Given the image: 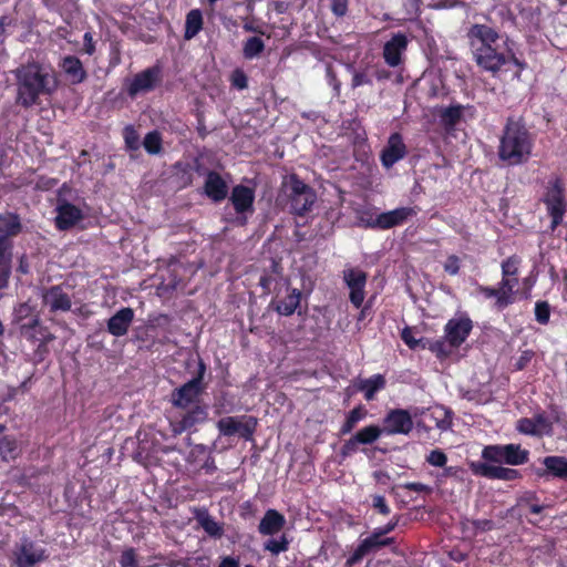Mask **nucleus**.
<instances>
[{
	"mask_svg": "<svg viewBox=\"0 0 567 567\" xmlns=\"http://www.w3.org/2000/svg\"><path fill=\"white\" fill-rule=\"evenodd\" d=\"M16 78V103L29 109L39 103L41 95H51L58 87L55 75L37 62L22 64L12 71Z\"/></svg>",
	"mask_w": 567,
	"mask_h": 567,
	"instance_id": "obj_1",
	"label": "nucleus"
},
{
	"mask_svg": "<svg viewBox=\"0 0 567 567\" xmlns=\"http://www.w3.org/2000/svg\"><path fill=\"white\" fill-rule=\"evenodd\" d=\"M532 138L520 120L508 117L499 141L498 157L508 165L525 163L532 152Z\"/></svg>",
	"mask_w": 567,
	"mask_h": 567,
	"instance_id": "obj_2",
	"label": "nucleus"
},
{
	"mask_svg": "<svg viewBox=\"0 0 567 567\" xmlns=\"http://www.w3.org/2000/svg\"><path fill=\"white\" fill-rule=\"evenodd\" d=\"M21 231L19 217L0 215V290L8 287L12 268V237Z\"/></svg>",
	"mask_w": 567,
	"mask_h": 567,
	"instance_id": "obj_3",
	"label": "nucleus"
},
{
	"mask_svg": "<svg viewBox=\"0 0 567 567\" xmlns=\"http://www.w3.org/2000/svg\"><path fill=\"white\" fill-rule=\"evenodd\" d=\"M281 189L289 199L291 213L299 216L309 212L317 198L315 190L296 174L284 178Z\"/></svg>",
	"mask_w": 567,
	"mask_h": 567,
	"instance_id": "obj_4",
	"label": "nucleus"
},
{
	"mask_svg": "<svg viewBox=\"0 0 567 567\" xmlns=\"http://www.w3.org/2000/svg\"><path fill=\"white\" fill-rule=\"evenodd\" d=\"M205 371L206 367L204 362L199 361L197 375L183 384L181 388L173 391L172 403L174 406L185 409L197 399L204 389L203 378Z\"/></svg>",
	"mask_w": 567,
	"mask_h": 567,
	"instance_id": "obj_5",
	"label": "nucleus"
},
{
	"mask_svg": "<svg viewBox=\"0 0 567 567\" xmlns=\"http://www.w3.org/2000/svg\"><path fill=\"white\" fill-rule=\"evenodd\" d=\"M257 424V419L251 415H241L240 417L226 416L217 422V429L225 436L239 434L245 440L250 441Z\"/></svg>",
	"mask_w": 567,
	"mask_h": 567,
	"instance_id": "obj_6",
	"label": "nucleus"
},
{
	"mask_svg": "<svg viewBox=\"0 0 567 567\" xmlns=\"http://www.w3.org/2000/svg\"><path fill=\"white\" fill-rule=\"evenodd\" d=\"M413 429V420L408 410H391L383 419V432L389 435H408Z\"/></svg>",
	"mask_w": 567,
	"mask_h": 567,
	"instance_id": "obj_7",
	"label": "nucleus"
},
{
	"mask_svg": "<svg viewBox=\"0 0 567 567\" xmlns=\"http://www.w3.org/2000/svg\"><path fill=\"white\" fill-rule=\"evenodd\" d=\"M544 202L551 216V229H555L561 223L565 213L563 186L559 179H555L548 188Z\"/></svg>",
	"mask_w": 567,
	"mask_h": 567,
	"instance_id": "obj_8",
	"label": "nucleus"
},
{
	"mask_svg": "<svg viewBox=\"0 0 567 567\" xmlns=\"http://www.w3.org/2000/svg\"><path fill=\"white\" fill-rule=\"evenodd\" d=\"M161 81V70L157 66L148 68L133 78L127 93L130 96H135L140 92H147L153 90Z\"/></svg>",
	"mask_w": 567,
	"mask_h": 567,
	"instance_id": "obj_9",
	"label": "nucleus"
},
{
	"mask_svg": "<svg viewBox=\"0 0 567 567\" xmlns=\"http://www.w3.org/2000/svg\"><path fill=\"white\" fill-rule=\"evenodd\" d=\"M393 543V538H382L375 530L373 534L363 539L359 546L354 549L351 556L347 559V565L352 566L359 563L368 554L380 549L381 547L388 546Z\"/></svg>",
	"mask_w": 567,
	"mask_h": 567,
	"instance_id": "obj_10",
	"label": "nucleus"
},
{
	"mask_svg": "<svg viewBox=\"0 0 567 567\" xmlns=\"http://www.w3.org/2000/svg\"><path fill=\"white\" fill-rule=\"evenodd\" d=\"M476 63L486 71L496 72L505 63V56L492 45L480 44L473 49Z\"/></svg>",
	"mask_w": 567,
	"mask_h": 567,
	"instance_id": "obj_11",
	"label": "nucleus"
},
{
	"mask_svg": "<svg viewBox=\"0 0 567 567\" xmlns=\"http://www.w3.org/2000/svg\"><path fill=\"white\" fill-rule=\"evenodd\" d=\"M82 218L81 209L73 204L63 200L56 207L54 220L56 228L60 230H68L74 227Z\"/></svg>",
	"mask_w": 567,
	"mask_h": 567,
	"instance_id": "obj_12",
	"label": "nucleus"
},
{
	"mask_svg": "<svg viewBox=\"0 0 567 567\" xmlns=\"http://www.w3.org/2000/svg\"><path fill=\"white\" fill-rule=\"evenodd\" d=\"M472 471L481 476L494 480L513 481L518 477V471L503 467L499 465H489L486 463H472Z\"/></svg>",
	"mask_w": 567,
	"mask_h": 567,
	"instance_id": "obj_13",
	"label": "nucleus"
},
{
	"mask_svg": "<svg viewBox=\"0 0 567 567\" xmlns=\"http://www.w3.org/2000/svg\"><path fill=\"white\" fill-rule=\"evenodd\" d=\"M472 330V321L468 318L451 319L446 327V339L451 347H458L465 341Z\"/></svg>",
	"mask_w": 567,
	"mask_h": 567,
	"instance_id": "obj_14",
	"label": "nucleus"
},
{
	"mask_svg": "<svg viewBox=\"0 0 567 567\" xmlns=\"http://www.w3.org/2000/svg\"><path fill=\"white\" fill-rule=\"evenodd\" d=\"M405 154L406 147L402 136L399 133H394L389 137L388 144L381 153V162L383 166L389 168L399 159L403 158Z\"/></svg>",
	"mask_w": 567,
	"mask_h": 567,
	"instance_id": "obj_15",
	"label": "nucleus"
},
{
	"mask_svg": "<svg viewBox=\"0 0 567 567\" xmlns=\"http://www.w3.org/2000/svg\"><path fill=\"white\" fill-rule=\"evenodd\" d=\"M45 559V550L37 547L32 542L24 540L17 553V567H33Z\"/></svg>",
	"mask_w": 567,
	"mask_h": 567,
	"instance_id": "obj_16",
	"label": "nucleus"
},
{
	"mask_svg": "<svg viewBox=\"0 0 567 567\" xmlns=\"http://www.w3.org/2000/svg\"><path fill=\"white\" fill-rule=\"evenodd\" d=\"M134 319V310L125 307L116 311L107 320V331L114 337H122L127 333Z\"/></svg>",
	"mask_w": 567,
	"mask_h": 567,
	"instance_id": "obj_17",
	"label": "nucleus"
},
{
	"mask_svg": "<svg viewBox=\"0 0 567 567\" xmlns=\"http://www.w3.org/2000/svg\"><path fill=\"white\" fill-rule=\"evenodd\" d=\"M42 300L45 306L50 308V311H68L71 308V299L63 291L60 286H53L50 289L43 291Z\"/></svg>",
	"mask_w": 567,
	"mask_h": 567,
	"instance_id": "obj_18",
	"label": "nucleus"
},
{
	"mask_svg": "<svg viewBox=\"0 0 567 567\" xmlns=\"http://www.w3.org/2000/svg\"><path fill=\"white\" fill-rule=\"evenodd\" d=\"M204 189L207 197L216 203L224 200L228 194L226 182L214 171L207 173Z\"/></svg>",
	"mask_w": 567,
	"mask_h": 567,
	"instance_id": "obj_19",
	"label": "nucleus"
},
{
	"mask_svg": "<svg viewBox=\"0 0 567 567\" xmlns=\"http://www.w3.org/2000/svg\"><path fill=\"white\" fill-rule=\"evenodd\" d=\"M467 38L472 49L480 47V44L492 45L498 39L497 32L485 24H474L467 32Z\"/></svg>",
	"mask_w": 567,
	"mask_h": 567,
	"instance_id": "obj_20",
	"label": "nucleus"
},
{
	"mask_svg": "<svg viewBox=\"0 0 567 567\" xmlns=\"http://www.w3.org/2000/svg\"><path fill=\"white\" fill-rule=\"evenodd\" d=\"M408 39L404 34H395L384 45L383 56L391 66H396L401 62V53L406 49Z\"/></svg>",
	"mask_w": 567,
	"mask_h": 567,
	"instance_id": "obj_21",
	"label": "nucleus"
},
{
	"mask_svg": "<svg viewBox=\"0 0 567 567\" xmlns=\"http://www.w3.org/2000/svg\"><path fill=\"white\" fill-rule=\"evenodd\" d=\"M414 214V210L410 207H400L390 212L379 214L377 216V224L380 229H389L401 225L410 216Z\"/></svg>",
	"mask_w": 567,
	"mask_h": 567,
	"instance_id": "obj_22",
	"label": "nucleus"
},
{
	"mask_svg": "<svg viewBox=\"0 0 567 567\" xmlns=\"http://www.w3.org/2000/svg\"><path fill=\"white\" fill-rule=\"evenodd\" d=\"M255 199L254 190L244 185H237L233 188L230 202L238 214L252 209Z\"/></svg>",
	"mask_w": 567,
	"mask_h": 567,
	"instance_id": "obj_23",
	"label": "nucleus"
},
{
	"mask_svg": "<svg viewBox=\"0 0 567 567\" xmlns=\"http://www.w3.org/2000/svg\"><path fill=\"white\" fill-rule=\"evenodd\" d=\"M285 524L284 515L276 509H268L259 523L258 530L262 535H274L280 532Z\"/></svg>",
	"mask_w": 567,
	"mask_h": 567,
	"instance_id": "obj_24",
	"label": "nucleus"
},
{
	"mask_svg": "<svg viewBox=\"0 0 567 567\" xmlns=\"http://www.w3.org/2000/svg\"><path fill=\"white\" fill-rule=\"evenodd\" d=\"M195 519L209 536L216 538H220L223 536V526L209 515L206 508L195 509Z\"/></svg>",
	"mask_w": 567,
	"mask_h": 567,
	"instance_id": "obj_25",
	"label": "nucleus"
},
{
	"mask_svg": "<svg viewBox=\"0 0 567 567\" xmlns=\"http://www.w3.org/2000/svg\"><path fill=\"white\" fill-rule=\"evenodd\" d=\"M61 66L73 84H79L86 79V72L82 62L74 55L65 56Z\"/></svg>",
	"mask_w": 567,
	"mask_h": 567,
	"instance_id": "obj_26",
	"label": "nucleus"
},
{
	"mask_svg": "<svg viewBox=\"0 0 567 567\" xmlns=\"http://www.w3.org/2000/svg\"><path fill=\"white\" fill-rule=\"evenodd\" d=\"M385 378L382 374H375L370 379H359L354 386L358 391L364 392V398L367 401H371L374 399L375 393L385 386Z\"/></svg>",
	"mask_w": 567,
	"mask_h": 567,
	"instance_id": "obj_27",
	"label": "nucleus"
},
{
	"mask_svg": "<svg viewBox=\"0 0 567 567\" xmlns=\"http://www.w3.org/2000/svg\"><path fill=\"white\" fill-rule=\"evenodd\" d=\"M301 291L297 288H288V295L276 305V311L281 316H291L299 307Z\"/></svg>",
	"mask_w": 567,
	"mask_h": 567,
	"instance_id": "obj_28",
	"label": "nucleus"
},
{
	"mask_svg": "<svg viewBox=\"0 0 567 567\" xmlns=\"http://www.w3.org/2000/svg\"><path fill=\"white\" fill-rule=\"evenodd\" d=\"M207 406L196 404L192 409L186 411L181 420L183 421L184 425H186V427L189 430L197 424L204 423L207 420Z\"/></svg>",
	"mask_w": 567,
	"mask_h": 567,
	"instance_id": "obj_29",
	"label": "nucleus"
},
{
	"mask_svg": "<svg viewBox=\"0 0 567 567\" xmlns=\"http://www.w3.org/2000/svg\"><path fill=\"white\" fill-rule=\"evenodd\" d=\"M546 470L554 476L567 480V458L563 456H547L543 461Z\"/></svg>",
	"mask_w": 567,
	"mask_h": 567,
	"instance_id": "obj_30",
	"label": "nucleus"
},
{
	"mask_svg": "<svg viewBox=\"0 0 567 567\" xmlns=\"http://www.w3.org/2000/svg\"><path fill=\"white\" fill-rule=\"evenodd\" d=\"M504 450V462L511 465H520L527 462L528 452L522 450L519 445L507 444L503 445Z\"/></svg>",
	"mask_w": 567,
	"mask_h": 567,
	"instance_id": "obj_31",
	"label": "nucleus"
},
{
	"mask_svg": "<svg viewBox=\"0 0 567 567\" xmlns=\"http://www.w3.org/2000/svg\"><path fill=\"white\" fill-rule=\"evenodd\" d=\"M203 27V17L199 10H190L186 16L185 34L186 40L193 39Z\"/></svg>",
	"mask_w": 567,
	"mask_h": 567,
	"instance_id": "obj_32",
	"label": "nucleus"
},
{
	"mask_svg": "<svg viewBox=\"0 0 567 567\" xmlns=\"http://www.w3.org/2000/svg\"><path fill=\"white\" fill-rule=\"evenodd\" d=\"M20 453L16 440L4 436L0 439V461L10 462L16 460Z\"/></svg>",
	"mask_w": 567,
	"mask_h": 567,
	"instance_id": "obj_33",
	"label": "nucleus"
},
{
	"mask_svg": "<svg viewBox=\"0 0 567 567\" xmlns=\"http://www.w3.org/2000/svg\"><path fill=\"white\" fill-rule=\"evenodd\" d=\"M382 433L383 430L378 425H369L358 431L354 436L359 444H371L375 442Z\"/></svg>",
	"mask_w": 567,
	"mask_h": 567,
	"instance_id": "obj_34",
	"label": "nucleus"
},
{
	"mask_svg": "<svg viewBox=\"0 0 567 567\" xmlns=\"http://www.w3.org/2000/svg\"><path fill=\"white\" fill-rule=\"evenodd\" d=\"M265 49V43L259 37H251L247 39L244 44V55L247 59H252L259 55Z\"/></svg>",
	"mask_w": 567,
	"mask_h": 567,
	"instance_id": "obj_35",
	"label": "nucleus"
},
{
	"mask_svg": "<svg viewBox=\"0 0 567 567\" xmlns=\"http://www.w3.org/2000/svg\"><path fill=\"white\" fill-rule=\"evenodd\" d=\"M143 146L148 154H158L162 151L161 134L157 131L148 132L144 137Z\"/></svg>",
	"mask_w": 567,
	"mask_h": 567,
	"instance_id": "obj_36",
	"label": "nucleus"
},
{
	"mask_svg": "<svg viewBox=\"0 0 567 567\" xmlns=\"http://www.w3.org/2000/svg\"><path fill=\"white\" fill-rule=\"evenodd\" d=\"M462 116V106H450L444 109L441 112L440 118L444 126L452 127L454 126Z\"/></svg>",
	"mask_w": 567,
	"mask_h": 567,
	"instance_id": "obj_37",
	"label": "nucleus"
},
{
	"mask_svg": "<svg viewBox=\"0 0 567 567\" xmlns=\"http://www.w3.org/2000/svg\"><path fill=\"white\" fill-rule=\"evenodd\" d=\"M344 280L349 288H364L367 275L361 270L350 269L344 271Z\"/></svg>",
	"mask_w": 567,
	"mask_h": 567,
	"instance_id": "obj_38",
	"label": "nucleus"
},
{
	"mask_svg": "<svg viewBox=\"0 0 567 567\" xmlns=\"http://www.w3.org/2000/svg\"><path fill=\"white\" fill-rule=\"evenodd\" d=\"M364 414L365 412L361 406L354 408L352 411H350L344 424L341 427V433H350L355 424L364 416Z\"/></svg>",
	"mask_w": 567,
	"mask_h": 567,
	"instance_id": "obj_39",
	"label": "nucleus"
},
{
	"mask_svg": "<svg viewBox=\"0 0 567 567\" xmlns=\"http://www.w3.org/2000/svg\"><path fill=\"white\" fill-rule=\"evenodd\" d=\"M482 456H483V458L491 461V462H496V463L504 462L503 446L502 445L486 446L483 450Z\"/></svg>",
	"mask_w": 567,
	"mask_h": 567,
	"instance_id": "obj_40",
	"label": "nucleus"
},
{
	"mask_svg": "<svg viewBox=\"0 0 567 567\" xmlns=\"http://www.w3.org/2000/svg\"><path fill=\"white\" fill-rule=\"evenodd\" d=\"M264 547L272 555H278L288 549V539L285 535H282L280 539H268Z\"/></svg>",
	"mask_w": 567,
	"mask_h": 567,
	"instance_id": "obj_41",
	"label": "nucleus"
},
{
	"mask_svg": "<svg viewBox=\"0 0 567 567\" xmlns=\"http://www.w3.org/2000/svg\"><path fill=\"white\" fill-rule=\"evenodd\" d=\"M480 291L484 293L487 298L496 297V305L499 308L506 307L512 303V300H507L504 297V292L499 290V288H488V287H480Z\"/></svg>",
	"mask_w": 567,
	"mask_h": 567,
	"instance_id": "obj_42",
	"label": "nucleus"
},
{
	"mask_svg": "<svg viewBox=\"0 0 567 567\" xmlns=\"http://www.w3.org/2000/svg\"><path fill=\"white\" fill-rule=\"evenodd\" d=\"M433 416L436 421V426L442 430L446 431L452 425V415L451 412L444 409H439L433 413Z\"/></svg>",
	"mask_w": 567,
	"mask_h": 567,
	"instance_id": "obj_43",
	"label": "nucleus"
},
{
	"mask_svg": "<svg viewBox=\"0 0 567 567\" xmlns=\"http://www.w3.org/2000/svg\"><path fill=\"white\" fill-rule=\"evenodd\" d=\"M550 316V307L547 301H538L535 306V317L536 320L542 323L546 324L549 321Z\"/></svg>",
	"mask_w": 567,
	"mask_h": 567,
	"instance_id": "obj_44",
	"label": "nucleus"
},
{
	"mask_svg": "<svg viewBox=\"0 0 567 567\" xmlns=\"http://www.w3.org/2000/svg\"><path fill=\"white\" fill-rule=\"evenodd\" d=\"M533 423L535 424V430H536L537 436L548 434L551 431L550 422L543 415H537L536 417H534Z\"/></svg>",
	"mask_w": 567,
	"mask_h": 567,
	"instance_id": "obj_45",
	"label": "nucleus"
},
{
	"mask_svg": "<svg viewBox=\"0 0 567 567\" xmlns=\"http://www.w3.org/2000/svg\"><path fill=\"white\" fill-rule=\"evenodd\" d=\"M518 285V279L516 277H503V280L499 286V290L504 292V297L507 300H512L511 296L514 292V288Z\"/></svg>",
	"mask_w": 567,
	"mask_h": 567,
	"instance_id": "obj_46",
	"label": "nucleus"
},
{
	"mask_svg": "<svg viewBox=\"0 0 567 567\" xmlns=\"http://www.w3.org/2000/svg\"><path fill=\"white\" fill-rule=\"evenodd\" d=\"M121 567H138L136 553L133 548L125 549L120 558Z\"/></svg>",
	"mask_w": 567,
	"mask_h": 567,
	"instance_id": "obj_47",
	"label": "nucleus"
},
{
	"mask_svg": "<svg viewBox=\"0 0 567 567\" xmlns=\"http://www.w3.org/2000/svg\"><path fill=\"white\" fill-rule=\"evenodd\" d=\"M426 461L432 466L443 467L447 462V456L443 451L434 450L429 454V456L426 457Z\"/></svg>",
	"mask_w": 567,
	"mask_h": 567,
	"instance_id": "obj_48",
	"label": "nucleus"
},
{
	"mask_svg": "<svg viewBox=\"0 0 567 567\" xmlns=\"http://www.w3.org/2000/svg\"><path fill=\"white\" fill-rule=\"evenodd\" d=\"M517 259L515 257H509L502 264V272L503 277H515L517 274Z\"/></svg>",
	"mask_w": 567,
	"mask_h": 567,
	"instance_id": "obj_49",
	"label": "nucleus"
},
{
	"mask_svg": "<svg viewBox=\"0 0 567 567\" xmlns=\"http://www.w3.org/2000/svg\"><path fill=\"white\" fill-rule=\"evenodd\" d=\"M125 143L130 150H137L140 147L138 135L131 127L125 128Z\"/></svg>",
	"mask_w": 567,
	"mask_h": 567,
	"instance_id": "obj_50",
	"label": "nucleus"
},
{
	"mask_svg": "<svg viewBox=\"0 0 567 567\" xmlns=\"http://www.w3.org/2000/svg\"><path fill=\"white\" fill-rule=\"evenodd\" d=\"M401 337L411 349H415L422 342L421 339H416L413 336V331L411 328H404L402 330Z\"/></svg>",
	"mask_w": 567,
	"mask_h": 567,
	"instance_id": "obj_51",
	"label": "nucleus"
},
{
	"mask_svg": "<svg viewBox=\"0 0 567 567\" xmlns=\"http://www.w3.org/2000/svg\"><path fill=\"white\" fill-rule=\"evenodd\" d=\"M517 430L524 434L536 435L535 424L533 419H520L517 424Z\"/></svg>",
	"mask_w": 567,
	"mask_h": 567,
	"instance_id": "obj_52",
	"label": "nucleus"
},
{
	"mask_svg": "<svg viewBox=\"0 0 567 567\" xmlns=\"http://www.w3.org/2000/svg\"><path fill=\"white\" fill-rule=\"evenodd\" d=\"M444 270L450 275H456L460 270V259L455 255H451L447 257L444 264Z\"/></svg>",
	"mask_w": 567,
	"mask_h": 567,
	"instance_id": "obj_53",
	"label": "nucleus"
},
{
	"mask_svg": "<svg viewBox=\"0 0 567 567\" xmlns=\"http://www.w3.org/2000/svg\"><path fill=\"white\" fill-rule=\"evenodd\" d=\"M372 506L383 515H388L390 513V508L386 505L385 498L381 495L373 496Z\"/></svg>",
	"mask_w": 567,
	"mask_h": 567,
	"instance_id": "obj_54",
	"label": "nucleus"
},
{
	"mask_svg": "<svg viewBox=\"0 0 567 567\" xmlns=\"http://www.w3.org/2000/svg\"><path fill=\"white\" fill-rule=\"evenodd\" d=\"M233 84L239 90H244L248 85L247 76L241 71H235L233 75Z\"/></svg>",
	"mask_w": 567,
	"mask_h": 567,
	"instance_id": "obj_55",
	"label": "nucleus"
},
{
	"mask_svg": "<svg viewBox=\"0 0 567 567\" xmlns=\"http://www.w3.org/2000/svg\"><path fill=\"white\" fill-rule=\"evenodd\" d=\"M350 300L357 308H359L364 300L363 288H350Z\"/></svg>",
	"mask_w": 567,
	"mask_h": 567,
	"instance_id": "obj_56",
	"label": "nucleus"
},
{
	"mask_svg": "<svg viewBox=\"0 0 567 567\" xmlns=\"http://www.w3.org/2000/svg\"><path fill=\"white\" fill-rule=\"evenodd\" d=\"M430 349L435 352L439 358H444L450 353V350H446V343L443 340L433 342Z\"/></svg>",
	"mask_w": 567,
	"mask_h": 567,
	"instance_id": "obj_57",
	"label": "nucleus"
},
{
	"mask_svg": "<svg viewBox=\"0 0 567 567\" xmlns=\"http://www.w3.org/2000/svg\"><path fill=\"white\" fill-rule=\"evenodd\" d=\"M348 8V0H332L331 10L336 16L342 17L346 14Z\"/></svg>",
	"mask_w": 567,
	"mask_h": 567,
	"instance_id": "obj_58",
	"label": "nucleus"
},
{
	"mask_svg": "<svg viewBox=\"0 0 567 567\" xmlns=\"http://www.w3.org/2000/svg\"><path fill=\"white\" fill-rule=\"evenodd\" d=\"M404 488L414 491L416 493H431L432 488L422 483H406L403 485Z\"/></svg>",
	"mask_w": 567,
	"mask_h": 567,
	"instance_id": "obj_59",
	"label": "nucleus"
},
{
	"mask_svg": "<svg viewBox=\"0 0 567 567\" xmlns=\"http://www.w3.org/2000/svg\"><path fill=\"white\" fill-rule=\"evenodd\" d=\"M533 355H534L533 351H530V350L524 351L515 364L516 369L523 370L526 367V364L530 361Z\"/></svg>",
	"mask_w": 567,
	"mask_h": 567,
	"instance_id": "obj_60",
	"label": "nucleus"
},
{
	"mask_svg": "<svg viewBox=\"0 0 567 567\" xmlns=\"http://www.w3.org/2000/svg\"><path fill=\"white\" fill-rule=\"evenodd\" d=\"M359 442L355 441V436L353 435L350 440H348L342 446V454L349 455L350 453L357 450Z\"/></svg>",
	"mask_w": 567,
	"mask_h": 567,
	"instance_id": "obj_61",
	"label": "nucleus"
},
{
	"mask_svg": "<svg viewBox=\"0 0 567 567\" xmlns=\"http://www.w3.org/2000/svg\"><path fill=\"white\" fill-rule=\"evenodd\" d=\"M169 426H171V431L174 436H177V435L182 434L184 431L188 430L186 427V425H184L182 420H179L177 422L171 421Z\"/></svg>",
	"mask_w": 567,
	"mask_h": 567,
	"instance_id": "obj_62",
	"label": "nucleus"
},
{
	"mask_svg": "<svg viewBox=\"0 0 567 567\" xmlns=\"http://www.w3.org/2000/svg\"><path fill=\"white\" fill-rule=\"evenodd\" d=\"M370 80L367 78V75L364 73H355L353 75V79H352V87H357V86H360L362 84H367L369 83Z\"/></svg>",
	"mask_w": 567,
	"mask_h": 567,
	"instance_id": "obj_63",
	"label": "nucleus"
},
{
	"mask_svg": "<svg viewBox=\"0 0 567 567\" xmlns=\"http://www.w3.org/2000/svg\"><path fill=\"white\" fill-rule=\"evenodd\" d=\"M218 567H239V561L233 557H225Z\"/></svg>",
	"mask_w": 567,
	"mask_h": 567,
	"instance_id": "obj_64",
	"label": "nucleus"
}]
</instances>
